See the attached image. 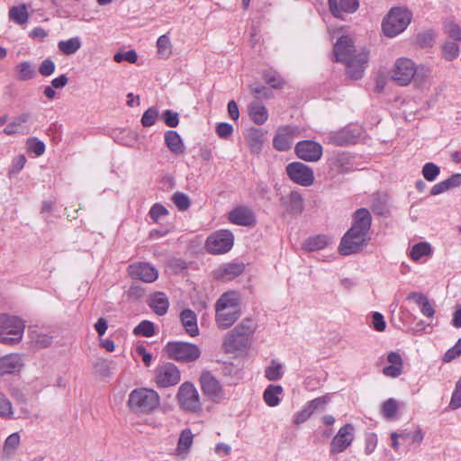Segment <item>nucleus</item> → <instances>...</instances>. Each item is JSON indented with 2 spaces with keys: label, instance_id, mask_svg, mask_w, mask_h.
I'll return each mask as SVG.
<instances>
[{
  "label": "nucleus",
  "instance_id": "f257e3e1",
  "mask_svg": "<svg viewBox=\"0 0 461 461\" xmlns=\"http://www.w3.org/2000/svg\"><path fill=\"white\" fill-rule=\"evenodd\" d=\"M372 217L366 208L357 210L353 216L351 228L344 234L339 246V252L343 256L358 253L368 243V231Z\"/></svg>",
  "mask_w": 461,
  "mask_h": 461
},
{
  "label": "nucleus",
  "instance_id": "f03ea898",
  "mask_svg": "<svg viewBox=\"0 0 461 461\" xmlns=\"http://www.w3.org/2000/svg\"><path fill=\"white\" fill-rule=\"evenodd\" d=\"M334 55L336 61L346 64L347 74L350 78L357 80L362 77L368 60L367 52L363 50L356 53L351 38L340 37L334 45Z\"/></svg>",
  "mask_w": 461,
  "mask_h": 461
},
{
  "label": "nucleus",
  "instance_id": "7ed1b4c3",
  "mask_svg": "<svg viewBox=\"0 0 461 461\" xmlns=\"http://www.w3.org/2000/svg\"><path fill=\"white\" fill-rule=\"evenodd\" d=\"M257 323L246 318L230 330L223 338L222 348L228 354L240 355L250 346V338L257 330Z\"/></svg>",
  "mask_w": 461,
  "mask_h": 461
},
{
  "label": "nucleus",
  "instance_id": "20e7f679",
  "mask_svg": "<svg viewBox=\"0 0 461 461\" xmlns=\"http://www.w3.org/2000/svg\"><path fill=\"white\" fill-rule=\"evenodd\" d=\"M215 322L220 330L231 327L240 317V296L235 291L222 294L215 303Z\"/></svg>",
  "mask_w": 461,
  "mask_h": 461
},
{
  "label": "nucleus",
  "instance_id": "39448f33",
  "mask_svg": "<svg viewBox=\"0 0 461 461\" xmlns=\"http://www.w3.org/2000/svg\"><path fill=\"white\" fill-rule=\"evenodd\" d=\"M160 403L158 393L149 388L134 389L129 395L128 406L140 414H149L156 410Z\"/></svg>",
  "mask_w": 461,
  "mask_h": 461
},
{
  "label": "nucleus",
  "instance_id": "423d86ee",
  "mask_svg": "<svg viewBox=\"0 0 461 461\" xmlns=\"http://www.w3.org/2000/svg\"><path fill=\"white\" fill-rule=\"evenodd\" d=\"M25 324L22 319L7 314L0 315V343L14 345L19 343L23 336Z\"/></svg>",
  "mask_w": 461,
  "mask_h": 461
},
{
  "label": "nucleus",
  "instance_id": "0eeeda50",
  "mask_svg": "<svg viewBox=\"0 0 461 461\" xmlns=\"http://www.w3.org/2000/svg\"><path fill=\"white\" fill-rule=\"evenodd\" d=\"M411 18L412 14L407 8H392L382 24L384 33L388 37L402 33L410 24Z\"/></svg>",
  "mask_w": 461,
  "mask_h": 461
},
{
  "label": "nucleus",
  "instance_id": "6e6552de",
  "mask_svg": "<svg viewBox=\"0 0 461 461\" xmlns=\"http://www.w3.org/2000/svg\"><path fill=\"white\" fill-rule=\"evenodd\" d=\"M168 357L178 362H193L200 357V348L192 343L171 341L165 347Z\"/></svg>",
  "mask_w": 461,
  "mask_h": 461
},
{
  "label": "nucleus",
  "instance_id": "1a4fd4ad",
  "mask_svg": "<svg viewBox=\"0 0 461 461\" xmlns=\"http://www.w3.org/2000/svg\"><path fill=\"white\" fill-rule=\"evenodd\" d=\"M417 73L415 63L408 58L396 59L390 72V78L398 86H408Z\"/></svg>",
  "mask_w": 461,
  "mask_h": 461
},
{
  "label": "nucleus",
  "instance_id": "9d476101",
  "mask_svg": "<svg viewBox=\"0 0 461 461\" xmlns=\"http://www.w3.org/2000/svg\"><path fill=\"white\" fill-rule=\"evenodd\" d=\"M233 234L227 230H221L211 234L205 242V248L211 254H223L233 246Z\"/></svg>",
  "mask_w": 461,
  "mask_h": 461
},
{
  "label": "nucleus",
  "instance_id": "9b49d317",
  "mask_svg": "<svg viewBox=\"0 0 461 461\" xmlns=\"http://www.w3.org/2000/svg\"><path fill=\"white\" fill-rule=\"evenodd\" d=\"M177 401L182 409L186 411L196 412L201 410L199 393L192 383L185 382L178 389Z\"/></svg>",
  "mask_w": 461,
  "mask_h": 461
},
{
  "label": "nucleus",
  "instance_id": "f8f14e48",
  "mask_svg": "<svg viewBox=\"0 0 461 461\" xmlns=\"http://www.w3.org/2000/svg\"><path fill=\"white\" fill-rule=\"evenodd\" d=\"M155 383L159 388L174 386L180 382L179 369L173 363H162L155 369Z\"/></svg>",
  "mask_w": 461,
  "mask_h": 461
},
{
  "label": "nucleus",
  "instance_id": "ddd939ff",
  "mask_svg": "<svg viewBox=\"0 0 461 461\" xmlns=\"http://www.w3.org/2000/svg\"><path fill=\"white\" fill-rule=\"evenodd\" d=\"M285 170L289 178L302 186H311L314 182L312 169L302 162H292Z\"/></svg>",
  "mask_w": 461,
  "mask_h": 461
},
{
  "label": "nucleus",
  "instance_id": "4468645a",
  "mask_svg": "<svg viewBox=\"0 0 461 461\" xmlns=\"http://www.w3.org/2000/svg\"><path fill=\"white\" fill-rule=\"evenodd\" d=\"M300 135V129L295 125L280 126L273 139V147L278 151L288 150L294 140Z\"/></svg>",
  "mask_w": 461,
  "mask_h": 461
},
{
  "label": "nucleus",
  "instance_id": "2eb2a0df",
  "mask_svg": "<svg viewBox=\"0 0 461 461\" xmlns=\"http://www.w3.org/2000/svg\"><path fill=\"white\" fill-rule=\"evenodd\" d=\"M354 426L350 423L342 426L330 442V455H338L344 452L354 440Z\"/></svg>",
  "mask_w": 461,
  "mask_h": 461
},
{
  "label": "nucleus",
  "instance_id": "dca6fc26",
  "mask_svg": "<svg viewBox=\"0 0 461 461\" xmlns=\"http://www.w3.org/2000/svg\"><path fill=\"white\" fill-rule=\"evenodd\" d=\"M294 152L302 160L316 162L322 156V146L313 140H302L295 145Z\"/></svg>",
  "mask_w": 461,
  "mask_h": 461
},
{
  "label": "nucleus",
  "instance_id": "f3484780",
  "mask_svg": "<svg viewBox=\"0 0 461 461\" xmlns=\"http://www.w3.org/2000/svg\"><path fill=\"white\" fill-rule=\"evenodd\" d=\"M128 274L133 279L152 283L158 277V269L147 262H135L128 267Z\"/></svg>",
  "mask_w": 461,
  "mask_h": 461
},
{
  "label": "nucleus",
  "instance_id": "a211bd4d",
  "mask_svg": "<svg viewBox=\"0 0 461 461\" xmlns=\"http://www.w3.org/2000/svg\"><path fill=\"white\" fill-rule=\"evenodd\" d=\"M202 390L204 394L215 400L222 395V389L219 381L209 372H203L200 377Z\"/></svg>",
  "mask_w": 461,
  "mask_h": 461
},
{
  "label": "nucleus",
  "instance_id": "6ab92c4d",
  "mask_svg": "<svg viewBox=\"0 0 461 461\" xmlns=\"http://www.w3.org/2000/svg\"><path fill=\"white\" fill-rule=\"evenodd\" d=\"M31 119L29 113H23L15 116L4 129L6 135L22 134L26 135L30 132V127L27 124Z\"/></svg>",
  "mask_w": 461,
  "mask_h": 461
},
{
  "label": "nucleus",
  "instance_id": "aec40b11",
  "mask_svg": "<svg viewBox=\"0 0 461 461\" xmlns=\"http://www.w3.org/2000/svg\"><path fill=\"white\" fill-rule=\"evenodd\" d=\"M331 14L337 18H344L345 14L356 12L359 6L358 0H329Z\"/></svg>",
  "mask_w": 461,
  "mask_h": 461
},
{
  "label": "nucleus",
  "instance_id": "412c9836",
  "mask_svg": "<svg viewBox=\"0 0 461 461\" xmlns=\"http://www.w3.org/2000/svg\"><path fill=\"white\" fill-rule=\"evenodd\" d=\"M244 265L242 263L229 262L221 265L213 272L214 277L219 280H232L239 276L244 271Z\"/></svg>",
  "mask_w": 461,
  "mask_h": 461
},
{
  "label": "nucleus",
  "instance_id": "4be33fe9",
  "mask_svg": "<svg viewBox=\"0 0 461 461\" xmlns=\"http://www.w3.org/2000/svg\"><path fill=\"white\" fill-rule=\"evenodd\" d=\"M229 220L230 222L240 226H251L256 222L252 211L245 206H238L230 211Z\"/></svg>",
  "mask_w": 461,
  "mask_h": 461
},
{
  "label": "nucleus",
  "instance_id": "5701e85b",
  "mask_svg": "<svg viewBox=\"0 0 461 461\" xmlns=\"http://www.w3.org/2000/svg\"><path fill=\"white\" fill-rule=\"evenodd\" d=\"M180 320L185 331L191 336L195 337L199 334L197 326V317L194 312L190 309H185L180 313Z\"/></svg>",
  "mask_w": 461,
  "mask_h": 461
},
{
  "label": "nucleus",
  "instance_id": "b1692460",
  "mask_svg": "<svg viewBox=\"0 0 461 461\" xmlns=\"http://www.w3.org/2000/svg\"><path fill=\"white\" fill-rule=\"evenodd\" d=\"M245 140L252 153L258 154L261 151L264 141L262 130L250 128L245 136Z\"/></svg>",
  "mask_w": 461,
  "mask_h": 461
},
{
  "label": "nucleus",
  "instance_id": "393cba45",
  "mask_svg": "<svg viewBox=\"0 0 461 461\" xmlns=\"http://www.w3.org/2000/svg\"><path fill=\"white\" fill-rule=\"evenodd\" d=\"M21 366L22 358L17 354H10L0 357V375L14 373Z\"/></svg>",
  "mask_w": 461,
  "mask_h": 461
},
{
  "label": "nucleus",
  "instance_id": "a878e982",
  "mask_svg": "<svg viewBox=\"0 0 461 461\" xmlns=\"http://www.w3.org/2000/svg\"><path fill=\"white\" fill-rule=\"evenodd\" d=\"M149 307L158 315H164L167 313L169 306V302L167 295L162 292H156L150 295L149 300Z\"/></svg>",
  "mask_w": 461,
  "mask_h": 461
},
{
  "label": "nucleus",
  "instance_id": "bb28decb",
  "mask_svg": "<svg viewBox=\"0 0 461 461\" xmlns=\"http://www.w3.org/2000/svg\"><path fill=\"white\" fill-rule=\"evenodd\" d=\"M408 299L414 301L415 303L420 306V312L424 316L428 318H433L435 314V309L425 294L412 292L409 294Z\"/></svg>",
  "mask_w": 461,
  "mask_h": 461
},
{
  "label": "nucleus",
  "instance_id": "cd10ccee",
  "mask_svg": "<svg viewBox=\"0 0 461 461\" xmlns=\"http://www.w3.org/2000/svg\"><path fill=\"white\" fill-rule=\"evenodd\" d=\"M165 143L168 149L176 155H180L185 152L184 142L180 135L175 131H166Z\"/></svg>",
  "mask_w": 461,
  "mask_h": 461
},
{
  "label": "nucleus",
  "instance_id": "c85d7f7f",
  "mask_svg": "<svg viewBox=\"0 0 461 461\" xmlns=\"http://www.w3.org/2000/svg\"><path fill=\"white\" fill-rule=\"evenodd\" d=\"M249 113L251 120L258 125H262L268 118L267 108L259 102L250 104L249 106Z\"/></svg>",
  "mask_w": 461,
  "mask_h": 461
},
{
  "label": "nucleus",
  "instance_id": "c756f323",
  "mask_svg": "<svg viewBox=\"0 0 461 461\" xmlns=\"http://www.w3.org/2000/svg\"><path fill=\"white\" fill-rule=\"evenodd\" d=\"M14 71L19 81H27L36 76L35 67L29 61H23L18 64Z\"/></svg>",
  "mask_w": 461,
  "mask_h": 461
},
{
  "label": "nucleus",
  "instance_id": "7c9ffc66",
  "mask_svg": "<svg viewBox=\"0 0 461 461\" xmlns=\"http://www.w3.org/2000/svg\"><path fill=\"white\" fill-rule=\"evenodd\" d=\"M30 338L33 345L39 348H46L52 344L53 336L38 330L30 331Z\"/></svg>",
  "mask_w": 461,
  "mask_h": 461
},
{
  "label": "nucleus",
  "instance_id": "2f4dec72",
  "mask_svg": "<svg viewBox=\"0 0 461 461\" xmlns=\"http://www.w3.org/2000/svg\"><path fill=\"white\" fill-rule=\"evenodd\" d=\"M283 393L281 385L270 384L264 392L263 397L266 403L270 407H275L279 404V395Z\"/></svg>",
  "mask_w": 461,
  "mask_h": 461
},
{
  "label": "nucleus",
  "instance_id": "473e14b6",
  "mask_svg": "<svg viewBox=\"0 0 461 461\" xmlns=\"http://www.w3.org/2000/svg\"><path fill=\"white\" fill-rule=\"evenodd\" d=\"M82 46V41L79 37H73L66 41H60L58 48L65 55L75 54Z\"/></svg>",
  "mask_w": 461,
  "mask_h": 461
},
{
  "label": "nucleus",
  "instance_id": "72a5a7b5",
  "mask_svg": "<svg viewBox=\"0 0 461 461\" xmlns=\"http://www.w3.org/2000/svg\"><path fill=\"white\" fill-rule=\"evenodd\" d=\"M329 242L330 239L327 236L317 235L308 238L303 244V249L308 251H316L326 248Z\"/></svg>",
  "mask_w": 461,
  "mask_h": 461
},
{
  "label": "nucleus",
  "instance_id": "f704fd0d",
  "mask_svg": "<svg viewBox=\"0 0 461 461\" xmlns=\"http://www.w3.org/2000/svg\"><path fill=\"white\" fill-rule=\"evenodd\" d=\"M21 438L18 432L9 435L3 446V456L5 457L12 456L20 446Z\"/></svg>",
  "mask_w": 461,
  "mask_h": 461
},
{
  "label": "nucleus",
  "instance_id": "c9c22d12",
  "mask_svg": "<svg viewBox=\"0 0 461 461\" xmlns=\"http://www.w3.org/2000/svg\"><path fill=\"white\" fill-rule=\"evenodd\" d=\"M9 18L18 24H24L29 18L27 6L23 4L11 7L9 10Z\"/></svg>",
  "mask_w": 461,
  "mask_h": 461
},
{
  "label": "nucleus",
  "instance_id": "e433bc0d",
  "mask_svg": "<svg viewBox=\"0 0 461 461\" xmlns=\"http://www.w3.org/2000/svg\"><path fill=\"white\" fill-rule=\"evenodd\" d=\"M158 55L161 59H168L172 53V44L167 34L161 35L157 41Z\"/></svg>",
  "mask_w": 461,
  "mask_h": 461
},
{
  "label": "nucleus",
  "instance_id": "4c0bfd02",
  "mask_svg": "<svg viewBox=\"0 0 461 461\" xmlns=\"http://www.w3.org/2000/svg\"><path fill=\"white\" fill-rule=\"evenodd\" d=\"M441 53L446 60L452 61L459 56V46L454 41H446L441 46Z\"/></svg>",
  "mask_w": 461,
  "mask_h": 461
},
{
  "label": "nucleus",
  "instance_id": "58836bf2",
  "mask_svg": "<svg viewBox=\"0 0 461 461\" xmlns=\"http://www.w3.org/2000/svg\"><path fill=\"white\" fill-rule=\"evenodd\" d=\"M193 444V434L190 429H185L180 434L176 452L182 456L185 454Z\"/></svg>",
  "mask_w": 461,
  "mask_h": 461
},
{
  "label": "nucleus",
  "instance_id": "ea45409f",
  "mask_svg": "<svg viewBox=\"0 0 461 461\" xmlns=\"http://www.w3.org/2000/svg\"><path fill=\"white\" fill-rule=\"evenodd\" d=\"M432 253L431 247L427 242H419L415 244L411 252L410 257L412 260L418 261L422 257L429 256Z\"/></svg>",
  "mask_w": 461,
  "mask_h": 461
},
{
  "label": "nucleus",
  "instance_id": "a19ab883",
  "mask_svg": "<svg viewBox=\"0 0 461 461\" xmlns=\"http://www.w3.org/2000/svg\"><path fill=\"white\" fill-rule=\"evenodd\" d=\"M288 207L291 213H302L303 210V199L297 191H292L290 193Z\"/></svg>",
  "mask_w": 461,
  "mask_h": 461
},
{
  "label": "nucleus",
  "instance_id": "79ce46f5",
  "mask_svg": "<svg viewBox=\"0 0 461 461\" xmlns=\"http://www.w3.org/2000/svg\"><path fill=\"white\" fill-rule=\"evenodd\" d=\"M283 375V365L276 360H272L271 365L265 370V376L269 381H277L282 378Z\"/></svg>",
  "mask_w": 461,
  "mask_h": 461
},
{
  "label": "nucleus",
  "instance_id": "37998d69",
  "mask_svg": "<svg viewBox=\"0 0 461 461\" xmlns=\"http://www.w3.org/2000/svg\"><path fill=\"white\" fill-rule=\"evenodd\" d=\"M398 410V402L395 399L390 398L383 402L381 406V413L387 420H392L395 417Z\"/></svg>",
  "mask_w": 461,
  "mask_h": 461
},
{
  "label": "nucleus",
  "instance_id": "c03bdc74",
  "mask_svg": "<svg viewBox=\"0 0 461 461\" xmlns=\"http://www.w3.org/2000/svg\"><path fill=\"white\" fill-rule=\"evenodd\" d=\"M158 110L152 106V107H149V109H147L142 117H141V124L144 126V127H150V126H153L157 120H158Z\"/></svg>",
  "mask_w": 461,
  "mask_h": 461
},
{
  "label": "nucleus",
  "instance_id": "a18cd8bd",
  "mask_svg": "<svg viewBox=\"0 0 461 461\" xmlns=\"http://www.w3.org/2000/svg\"><path fill=\"white\" fill-rule=\"evenodd\" d=\"M402 113L406 121H411L415 118L418 111V104L415 101L409 100L402 104Z\"/></svg>",
  "mask_w": 461,
  "mask_h": 461
},
{
  "label": "nucleus",
  "instance_id": "49530a36",
  "mask_svg": "<svg viewBox=\"0 0 461 461\" xmlns=\"http://www.w3.org/2000/svg\"><path fill=\"white\" fill-rule=\"evenodd\" d=\"M440 169L432 162L426 163L422 167V176L428 181H434L439 175Z\"/></svg>",
  "mask_w": 461,
  "mask_h": 461
},
{
  "label": "nucleus",
  "instance_id": "de8ad7c7",
  "mask_svg": "<svg viewBox=\"0 0 461 461\" xmlns=\"http://www.w3.org/2000/svg\"><path fill=\"white\" fill-rule=\"evenodd\" d=\"M133 333L138 336L151 337L154 334V325L149 321H143L134 328Z\"/></svg>",
  "mask_w": 461,
  "mask_h": 461
},
{
  "label": "nucleus",
  "instance_id": "09e8293b",
  "mask_svg": "<svg viewBox=\"0 0 461 461\" xmlns=\"http://www.w3.org/2000/svg\"><path fill=\"white\" fill-rule=\"evenodd\" d=\"M444 31L447 36L456 41H461V27L454 22L445 23Z\"/></svg>",
  "mask_w": 461,
  "mask_h": 461
},
{
  "label": "nucleus",
  "instance_id": "8fccbe9b",
  "mask_svg": "<svg viewBox=\"0 0 461 461\" xmlns=\"http://www.w3.org/2000/svg\"><path fill=\"white\" fill-rule=\"evenodd\" d=\"M328 403V397H317L310 402H308L304 406L308 409L311 414H312L316 411H322L325 409L326 404Z\"/></svg>",
  "mask_w": 461,
  "mask_h": 461
},
{
  "label": "nucleus",
  "instance_id": "3c124183",
  "mask_svg": "<svg viewBox=\"0 0 461 461\" xmlns=\"http://www.w3.org/2000/svg\"><path fill=\"white\" fill-rule=\"evenodd\" d=\"M172 200L176 206L180 211H185L190 207V199L189 197L181 192H176L173 194Z\"/></svg>",
  "mask_w": 461,
  "mask_h": 461
},
{
  "label": "nucleus",
  "instance_id": "603ef678",
  "mask_svg": "<svg viewBox=\"0 0 461 461\" xmlns=\"http://www.w3.org/2000/svg\"><path fill=\"white\" fill-rule=\"evenodd\" d=\"M25 163H26V158L24 155L16 156L14 158L12 165L9 167V170H8L9 177H12V176L17 175L23 168Z\"/></svg>",
  "mask_w": 461,
  "mask_h": 461
},
{
  "label": "nucleus",
  "instance_id": "864d4df0",
  "mask_svg": "<svg viewBox=\"0 0 461 461\" xmlns=\"http://www.w3.org/2000/svg\"><path fill=\"white\" fill-rule=\"evenodd\" d=\"M0 416L13 418V406L5 395L0 392Z\"/></svg>",
  "mask_w": 461,
  "mask_h": 461
},
{
  "label": "nucleus",
  "instance_id": "5fc2aeb1",
  "mask_svg": "<svg viewBox=\"0 0 461 461\" xmlns=\"http://www.w3.org/2000/svg\"><path fill=\"white\" fill-rule=\"evenodd\" d=\"M161 118L166 123L167 126L170 128H175L179 123V115L176 112L172 110H166L161 114Z\"/></svg>",
  "mask_w": 461,
  "mask_h": 461
},
{
  "label": "nucleus",
  "instance_id": "6e6d98bb",
  "mask_svg": "<svg viewBox=\"0 0 461 461\" xmlns=\"http://www.w3.org/2000/svg\"><path fill=\"white\" fill-rule=\"evenodd\" d=\"M263 77L265 81L269 84L273 88H281L284 85V80L281 78V77L272 71L265 72L263 74Z\"/></svg>",
  "mask_w": 461,
  "mask_h": 461
},
{
  "label": "nucleus",
  "instance_id": "4d7b16f0",
  "mask_svg": "<svg viewBox=\"0 0 461 461\" xmlns=\"http://www.w3.org/2000/svg\"><path fill=\"white\" fill-rule=\"evenodd\" d=\"M461 407V377L456 384L455 390L452 393L451 400L449 402V408L456 410Z\"/></svg>",
  "mask_w": 461,
  "mask_h": 461
},
{
  "label": "nucleus",
  "instance_id": "13d9d810",
  "mask_svg": "<svg viewBox=\"0 0 461 461\" xmlns=\"http://www.w3.org/2000/svg\"><path fill=\"white\" fill-rule=\"evenodd\" d=\"M138 59V55L135 50H131L126 52H117L113 56V60L117 63L122 61H128L130 63H135Z\"/></svg>",
  "mask_w": 461,
  "mask_h": 461
},
{
  "label": "nucleus",
  "instance_id": "bf43d9fd",
  "mask_svg": "<svg viewBox=\"0 0 461 461\" xmlns=\"http://www.w3.org/2000/svg\"><path fill=\"white\" fill-rule=\"evenodd\" d=\"M168 213L167 209L160 203H155L149 210V216L155 221L158 222L160 217Z\"/></svg>",
  "mask_w": 461,
  "mask_h": 461
},
{
  "label": "nucleus",
  "instance_id": "052dcab7",
  "mask_svg": "<svg viewBox=\"0 0 461 461\" xmlns=\"http://www.w3.org/2000/svg\"><path fill=\"white\" fill-rule=\"evenodd\" d=\"M55 68V63L51 59H46L41 63L39 73L43 77H50L54 73Z\"/></svg>",
  "mask_w": 461,
  "mask_h": 461
},
{
  "label": "nucleus",
  "instance_id": "680f3d73",
  "mask_svg": "<svg viewBox=\"0 0 461 461\" xmlns=\"http://www.w3.org/2000/svg\"><path fill=\"white\" fill-rule=\"evenodd\" d=\"M461 355V338L458 339L456 344L449 348L444 355L443 360L444 362H450L456 357Z\"/></svg>",
  "mask_w": 461,
  "mask_h": 461
},
{
  "label": "nucleus",
  "instance_id": "e2e57ef3",
  "mask_svg": "<svg viewBox=\"0 0 461 461\" xmlns=\"http://www.w3.org/2000/svg\"><path fill=\"white\" fill-rule=\"evenodd\" d=\"M434 42V36L431 32H425L417 35V43L420 47L431 46Z\"/></svg>",
  "mask_w": 461,
  "mask_h": 461
},
{
  "label": "nucleus",
  "instance_id": "0e129e2a",
  "mask_svg": "<svg viewBox=\"0 0 461 461\" xmlns=\"http://www.w3.org/2000/svg\"><path fill=\"white\" fill-rule=\"evenodd\" d=\"M96 372L103 376H108L110 375V363L103 358L97 359L94 365Z\"/></svg>",
  "mask_w": 461,
  "mask_h": 461
},
{
  "label": "nucleus",
  "instance_id": "69168bd1",
  "mask_svg": "<svg viewBox=\"0 0 461 461\" xmlns=\"http://www.w3.org/2000/svg\"><path fill=\"white\" fill-rule=\"evenodd\" d=\"M216 132L222 139L229 138L233 132V127L227 122H220L216 126Z\"/></svg>",
  "mask_w": 461,
  "mask_h": 461
},
{
  "label": "nucleus",
  "instance_id": "338daca9",
  "mask_svg": "<svg viewBox=\"0 0 461 461\" xmlns=\"http://www.w3.org/2000/svg\"><path fill=\"white\" fill-rule=\"evenodd\" d=\"M221 374L224 376H236L239 374V367L235 366L232 362H223L221 364Z\"/></svg>",
  "mask_w": 461,
  "mask_h": 461
},
{
  "label": "nucleus",
  "instance_id": "774afa93",
  "mask_svg": "<svg viewBox=\"0 0 461 461\" xmlns=\"http://www.w3.org/2000/svg\"><path fill=\"white\" fill-rule=\"evenodd\" d=\"M373 327L377 331H384L385 330L386 324L384 319V316L377 312L373 313Z\"/></svg>",
  "mask_w": 461,
  "mask_h": 461
}]
</instances>
